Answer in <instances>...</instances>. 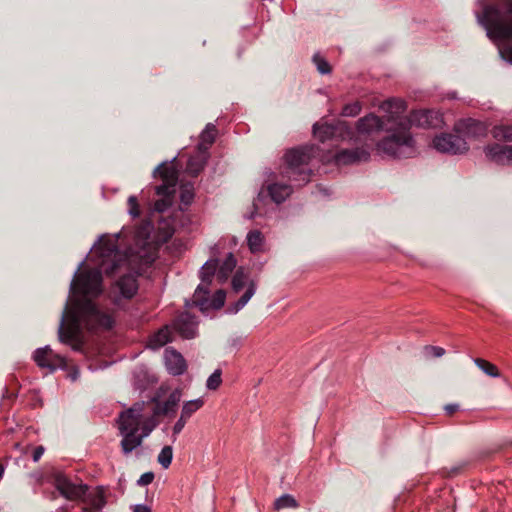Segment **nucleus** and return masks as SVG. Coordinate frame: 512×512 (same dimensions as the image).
Here are the masks:
<instances>
[{"mask_svg":"<svg viewBox=\"0 0 512 512\" xmlns=\"http://www.w3.org/2000/svg\"><path fill=\"white\" fill-rule=\"evenodd\" d=\"M221 370L216 369L207 379L206 387L208 390H216L222 383Z\"/></svg>","mask_w":512,"mask_h":512,"instance_id":"35","label":"nucleus"},{"mask_svg":"<svg viewBox=\"0 0 512 512\" xmlns=\"http://www.w3.org/2000/svg\"><path fill=\"white\" fill-rule=\"evenodd\" d=\"M171 339L170 329L167 326L163 327L150 338L149 347L152 349H158L170 342Z\"/></svg>","mask_w":512,"mask_h":512,"instance_id":"25","label":"nucleus"},{"mask_svg":"<svg viewBox=\"0 0 512 512\" xmlns=\"http://www.w3.org/2000/svg\"><path fill=\"white\" fill-rule=\"evenodd\" d=\"M181 400V391L176 389L170 393L168 398L164 401L162 411L165 414L174 412Z\"/></svg>","mask_w":512,"mask_h":512,"instance_id":"29","label":"nucleus"},{"mask_svg":"<svg viewBox=\"0 0 512 512\" xmlns=\"http://www.w3.org/2000/svg\"><path fill=\"white\" fill-rule=\"evenodd\" d=\"M434 148L447 154H462L469 148L464 138L451 133H442L433 139Z\"/></svg>","mask_w":512,"mask_h":512,"instance_id":"9","label":"nucleus"},{"mask_svg":"<svg viewBox=\"0 0 512 512\" xmlns=\"http://www.w3.org/2000/svg\"><path fill=\"white\" fill-rule=\"evenodd\" d=\"M455 130L468 138H479L486 135L488 128L485 123L472 119H462L455 124Z\"/></svg>","mask_w":512,"mask_h":512,"instance_id":"16","label":"nucleus"},{"mask_svg":"<svg viewBox=\"0 0 512 512\" xmlns=\"http://www.w3.org/2000/svg\"><path fill=\"white\" fill-rule=\"evenodd\" d=\"M247 245L252 253L263 251L264 236L259 230H252L247 234Z\"/></svg>","mask_w":512,"mask_h":512,"instance_id":"26","label":"nucleus"},{"mask_svg":"<svg viewBox=\"0 0 512 512\" xmlns=\"http://www.w3.org/2000/svg\"><path fill=\"white\" fill-rule=\"evenodd\" d=\"M120 435L122 436L120 445L122 452L125 455L131 453L143 442V439L142 437H140L139 432H120Z\"/></svg>","mask_w":512,"mask_h":512,"instance_id":"23","label":"nucleus"},{"mask_svg":"<svg viewBox=\"0 0 512 512\" xmlns=\"http://www.w3.org/2000/svg\"><path fill=\"white\" fill-rule=\"evenodd\" d=\"M154 480V474L153 472H146L140 476V478L137 480V484L139 486H146L152 483Z\"/></svg>","mask_w":512,"mask_h":512,"instance_id":"42","label":"nucleus"},{"mask_svg":"<svg viewBox=\"0 0 512 512\" xmlns=\"http://www.w3.org/2000/svg\"><path fill=\"white\" fill-rule=\"evenodd\" d=\"M370 158V152L367 148L343 149L334 156L337 165H351L360 162H366Z\"/></svg>","mask_w":512,"mask_h":512,"instance_id":"15","label":"nucleus"},{"mask_svg":"<svg viewBox=\"0 0 512 512\" xmlns=\"http://www.w3.org/2000/svg\"><path fill=\"white\" fill-rule=\"evenodd\" d=\"M174 329L186 339H192L197 333V321L188 312L181 313L173 323Z\"/></svg>","mask_w":512,"mask_h":512,"instance_id":"17","label":"nucleus"},{"mask_svg":"<svg viewBox=\"0 0 512 512\" xmlns=\"http://www.w3.org/2000/svg\"><path fill=\"white\" fill-rule=\"evenodd\" d=\"M128 213L133 218H136L140 215V208L138 204L137 197L132 195L128 198Z\"/></svg>","mask_w":512,"mask_h":512,"instance_id":"40","label":"nucleus"},{"mask_svg":"<svg viewBox=\"0 0 512 512\" xmlns=\"http://www.w3.org/2000/svg\"><path fill=\"white\" fill-rule=\"evenodd\" d=\"M492 136L497 140L512 141V125L500 124L491 130Z\"/></svg>","mask_w":512,"mask_h":512,"instance_id":"28","label":"nucleus"},{"mask_svg":"<svg viewBox=\"0 0 512 512\" xmlns=\"http://www.w3.org/2000/svg\"><path fill=\"white\" fill-rule=\"evenodd\" d=\"M106 500L103 489L99 488L91 498V508L95 512H100L105 506Z\"/></svg>","mask_w":512,"mask_h":512,"instance_id":"34","label":"nucleus"},{"mask_svg":"<svg viewBox=\"0 0 512 512\" xmlns=\"http://www.w3.org/2000/svg\"><path fill=\"white\" fill-rule=\"evenodd\" d=\"M473 361H474L475 365L479 369H481L485 374H487L488 376L494 377V378H497L500 376L498 368L494 364H492L484 359H481V358H475Z\"/></svg>","mask_w":512,"mask_h":512,"instance_id":"30","label":"nucleus"},{"mask_svg":"<svg viewBox=\"0 0 512 512\" xmlns=\"http://www.w3.org/2000/svg\"><path fill=\"white\" fill-rule=\"evenodd\" d=\"M313 133L321 142L336 137H340L343 140L348 138L352 139V136L354 135V131L351 127L343 121H338L335 124L315 123L313 126Z\"/></svg>","mask_w":512,"mask_h":512,"instance_id":"8","label":"nucleus"},{"mask_svg":"<svg viewBox=\"0 0 512 512\" xmlns=\"http://www.w3.org/2000/svg\"><path fill=\"white\" fill-rule=\"evenodd\" d=\"M56 489L68 500H79L87 491V486L82 483H74L67 476L57 474L54 479Z\"/></svg>","mask_w":512,"mask_h":512,"instance_id":"12","label":"nucleus"},{"mask_svg":"<svg viewBox=\"0 0 512 512\" xmlns=\"http://www.w3.org/2000/svg\"><path fill=\"white\" fill-rule=\"evenodd\" d=\"M157 173H159L163 184L156 187V194L163 196V198L155 202L154 209L157 212H164L170 207L172 203L171 195L175 192V186L177 184L179 175L178 171L173 165V162H163L158 165L155 168L153 175L156 176Z\"/></svg>","mask_w":512,"mask_h":512,"instance_id":"6","label":"nucleus"},{"mask_svg":"<svg viewBox=\"0 0 512 512\" xmlns=\"http://www.w3.org/2000/svg\"><path fill=\"white\" fill-rule=\"evenodd\" d=\"M208 160L207 146L205 150H199L196 155L189 158L186 170L192 176H197L205 167Z\"/></svg>","mask_w":512,"mask_h":512,"instance_id":"22","label":"nucleus"},{"mask_svg":"<svg viewBox=\"0 0 512 512\" xmlns=\"http://www.w3.org/2000/svg\"><path fill=\"white\" fill-rule=\"evenodd\" d=\"M153 427H149L148 425H142L140 426V430H141V433L140 434V437H142V439L144 440V438H146L152 431Z\"/></svg>","mask_w":512,"mask_h":512,"instance_id":"45","label":"nucleus"},{"mask_svg":"<svg viewBox=\"0 0 512 512\" xmlns=\"http://www.w3.org/2000/svg\"><path fill=\"white\" fill-rule=\"evenodd\" d=\"M486 157L498 165H512V146L493 144L485 148Z\"/></svg>","mask_w":512,"mask_h":512,"instance_id":"18","label":"nucleus"},{"mask_svg":"<svg viewBox=\"0 0 512 512\" xmlns=\"http://www.w3.org/2000/svg\"><path fill=\"white\" fill-rule=\"evenodd\" d=\"M216 267V260H208L203 264L200 271L201 283L195 290L192 299L186 300V307L196 306L202 312L208 310L209 308L218 310L223 307L226 298V293L224 290H217L211 299L208 297L209 285L216 271Z\"/></svg>","mask_w":512,"mask_h":512,"instance_id":"4","label":"nucleus"},{"mask_svg":"<svg viewBox=\"0 0 512 512\" xmlns=\"http://www.w3.org/2000/svg\"><path fill=\"white\" fill-rule=\"evenodd\" d=\"M56 489L68 500H79L87 491V486L82 483H74L67 476L57 474L54 479Z\"/></svg>","mask_w":512,"mask_h":512,"instance_id":"13","label":"nucleus"},{"mask_svg":"<svg viewBox=\"0 0 512 512\" xmlns=\"http://www.w3.org/2000/svg\"><path fill=\"white\" fill-rule=\"evenodd\" d=\"M70 376H71L72 380L75 381L78 378L79 373H78V371H74L73 373H71Z\"/></svg>","mask_w":512,"mask_h":512,"instance_id":"47","label":"nucleus"},{"mask_svg":"<svg viewBox=\"0 0 512 512\" xmlns=\"http://www.w3.org/2000/svg\"><path fill=\"white\" fill-rule=\"evenodd\" d=\"M362 106L356 101L353 103L346 104L342 109V115L345 117H354L361 112Z\"/></svg>","mask_w":512,"mask_h":512,"instance_id":"37","label":"nucleus"},{"mask_svg":"<svg viewBox=\"0 0 512 512\" xmlns=\"http://www.w3.org/2000/svg\"><path fill=\"white\" fill-rule=\"evenodd\" d=\"M194 198L192 185H184L181 189L180 200L181 203L188 206Z\"/></svg>","mask_w":512,"mask_h":512,"instance_id":"39","label":"nucleus"},{"mask_svg":"<svg viewBox=\"0 0 512 512\" xmlns=\"http://www.w3.org/2000/svg\"><path fill=\"white\" fill-rule=\"evenodd\" d=\"M267 191L271 199L280 204L284 202L292 193V187L286 183L274 182L267 186Z\"/></svg>","mask_w":512,"mask_h":512,"instance_id":"21","label":"nucleus"},{"mask_svg":"<svg viewBox=\"0 0 512 512\" xmlns=\"http://www.w3.org/2000/svg\"><path fill=\"white\" fill-rule=\"evenodd\" d=\"M4 470H5L4 466L2 464H0V479H2V477H3Z\"/></svg>","mask_w":512,"mask_h":512,"instance_id":"48","label":"nucleus"},{"mask_svg":"<svg viewBox=\"0 0 512 512\" xmlns=\"http://www.w3.org/2000/svg\"><path fill=\"white\" fill-rule=\"evenodd\" d=\"M115 289L119 295L125 299H131L138 290L137 279L134 275L128 274L122 276L117 282Z\"/></svg>","mask_w":512,"mask_h":512,"instance_id":"20","label":"nucleus"},{"mask_svg":"<svg viewBox=\"0 0 512 512\" xmlns=\"http://www.w3.org/2000/svg\"><path fill=\"white\" fill-rule=\"evenodd\" d=\"M204 402L202 399L198 398L195 400H190L184 403L181 411V415L189 420V418L198 411Z\"/></svg>","mask_w":512,"mask_h":512,"instance_id":"31","label":"nucleus"},{"mask_svg":"<svg viewBox=\"0 0 512 512\" xmlns=\"http://www.w3.org/2000/svg\"><path fill=\"white\" fill-rule=\"evenodd\" d=\"M82 512H95V511H93L92 509L85 508V509H83Z\"/></svg>","mask_w":512,"mask_h":512,"instance_id":"49","label":"nucleus"},{"mask_svg":"<svg viewBox=\"0 0 512 512\" xmlns=\"http://www.w3.org/2000/svg\"><path fill=\"white\" fill-rule=\"evenodd\" d=\"M317 148L314 145L293 148L285 154L287 177L295 182L307 183L311 170L308 167L311 159L315 157Z\"/></svg>","mask_w":512,"mask_h":512,"instance_id":"5","label":"nucleus"},{"mask_svg":"<svg viewBox=\"0 0 512 512\" xmlns=\"http://www.w3.org/2000/svg\"><path fill=\"white\" fill-rule=\"evenodd\" d=\"M423 354L425 358H439L445 354V350L442 347L427 345L423 348Z\"/></svg>","mask_w":512,"mask_h":512,"instance_id":"38","label":"nucleus"},{"mask_svg":"<svg viewBox=\"0 0 512 512\" xmlns=\"http://www.w3.org/2000/svg\"><path fill=\"white\" fill-rule=\"evenodd\" d=\"M164 361L167 371L173 376L182 375L187 369L184 357L173 348L165 349Z\"/></svg>","mask_w":512,"mask_h":512,"instance_id":"19","label":"nucleus"},{"mask_svg":"<svg viewBox=\"0 0 512 512\" xmlns=\"http://www.w3.org/2000/svg\"><path fill=\"white\" fill-rule=\"evenodd\" d=\"M151 231L152 224L149 221L141 223L134 231L133 245L126 252H121L117 245L118 238L127 235L125 229L113 237L102 236L99 245L93 246L94 255L98 258L95 261L96 267L81 272L84 265L82 261L70 285L71 297L66 302L58 327V338L61 343L71 345L73 350L80 351L83 344V328L90 331L112 329L115 323L112 314L102 311L86 297L99 295L102 291V273L113 274L129 257L137 256L146 262L153 260L148 255Z\"/></svg>","mask_w":512,"mask_h":512,"instance_id":"1","label":"nucleus"},{"mask_svg":"<svg viewBox=\"0 0 512 512\" xmlns=\"http://www.w3.org/2000/svg\"><path fill=\"white\" fill-rule=\"evenodd\" d=\"M143 404L136 403L131 408L120 413L118 429L120 432H139L142 424Z\"/></svg>","mask_w":512,"mask_h":512,"instance_id":"11","label":"nucleus"},{"mask_svg":"<svg viewBox=\"0 0 512 512\" xmlns=\"http://www.w3.org/2000/svg\"><path fill=\"white\" fill-rule=\"evenodd\" d=\"M173 458V449L171 446H164L158 455V463L164 468L167 469L172 462Z\"/></svg>","mask_w":512,"mask_h":512,"instance_id":"33","label":"nucleus"},{"mask_svg":"<svg viewBox=\"0 0 512 512\" xmlns=\"http://www.w3.org/2000/svg\"><path fill=\"white\" fill-rule=\"evenodd\" d=\"M118 301H119V297H118V296H115V297H114V302L117 304V303H118Z\"/></svg>","mask_w":512,"mask_h":512,"instance_id":"50","label":"nucleus"},{"mask_svg":"<svg viewBox=\"0 0 512 512\" xmlns=\"http://www.w3.org/2000/svg\"><path fill=\"white\" fill-rule=\"evenodd\" d=\"M409 121V128L417 126L421 128L438 127L442 123L441 115L433 110H418L413 111L409 116H406Z\"/></svg>","mask_w":512,"mask_h":512,"instance_id":"14","label":"nucleus"},{"mask_svg":"<svg viewBox=\"0 0 512 512\" xmlns=\"http://www.w3.org/2000/svg\"><path fill=\"white\" fill-rule=\"evenodd\" d=\"M216 135V127L215 125L209 123L206 125L205 130L201 134V142L198 145L199 150H205V146H207V150L215 141Z\"/></svg>","mask_w":512,"mask_h":512,"instance_id":"27","label":"nucleus"},{"mask_svg":"<svg viewBox=\"0 0 512 512\" xmlns=\"http://www.w3.org/2000/svg\"><path fill=\"white\" fill-rule=\"evenodd\" d=\"M215 260L218 262L217 259ZM236 263L234 255L229 253L219 268L218 266L216 267L214 275H216L220 283H224L228 279L232 271L235 269Z\"/></svg>","mask_w":512,"mask_h":512,"instance_id":"24","label":"nucleus"},{"mask_svg":"<svg viewBox=\"0 0 512 512\" xmlns=\"http://www.w3.org/2000/svg\"><path fill=\"white\" fill-rule=\"evenodd\" d=\"M44 451H45V449H44V447H43V446H37V447L34 449V451H33V455H32V459H33V461H34V462H38V461L41 459V457H42V455H43Z\"/></svg>","mask_w":512,"mask_h":512,"instance_id":"43","label":"nucleus"},{"mask_svg":"<svg viewBox=\"0 0 512 512\" xmlns=\"http://www.w3.org/2000/svg\"><path fill=\"white\" fill-rule=\"evenodd\" d=\"M33 360L40 368H46L49 372H54L56 369L66 368V358L58 353H55L50 346L38 348L33 353Z\"/></svg>","mask_w":512,"mask_h":512,"instance_id":"10","label":"nucleus"},{"mask_svg":"<svg viewBox=\"0 0 512 512\" xmlns=\"http://www.w3.org/2000/svg\"><path fill=\"white\" fill-rule=\"evenodd\" d=\"M132 512H151V509L144 504H136L131 506Z\"/></svg>","mask_w":512,"mask_h":512,"instance_id":"44","label":"nucleus"},{"mask_svg":"<svg viewBox=\"0 0 512 512\" xmlns=\"http://www.w3.org/2000/svg\"><path fill=\"white\" fill-rule=\"evenodd\" d=\"M380 109L385 113L383 117L370 113L357 121V134L373 137L379 132H385V135L376 142L379 154L395 159L414 157L417 149L409 121L406 119L405 101L391 98L384 101Z\"/></svg>","mask_w":512,"mask_h":512,"instance_id":"2","label":"nucleus"},{"mask_svg":"<svg viewBox=\"0 0 512 512\" xmlns=\"http://www.w3.org/2000/svg\"><path fill=\"white\" fill-rule=\"evenodd\" d=\"M298 506V502L290 494H284L277 498L274 502V508L276 510H281L285 508H297Z\"/></svg>","mask_w":512,"mask_h":512,"instance_id":"32","label":"nucleus"},{"mask_svg":"<svg viewBox=\"0 0 512 512\" xmlns=\"http://www.w3.org/2000/svg\"><path fill=\"white\" fill-rule=\"evenodd\" d=\"M313 62L315 63L319 73L329 74L331 72L329 63L319 53H316L313 56Z\"/></svg>","mask_w":512,"mask_h":512,"instance_id":"36","label":"nucleus"},{"mask_svg":"<svg viewBox=\"0 0 512 512\" xmlns=\"http://www.w3.org/2000/svg\"><path fill=\"white\" fill-rule=\"evenodd\" d=\"M245 287L246 290L244 294L235 302L233 308H229L231 313H237L241 310L255 294L257 288L256 283L250 280L248 276L239 269L232 278V289L235 293H239Z\"/></svg>","mask_w":512,"mask_h":512,"instance_id":"7","label":"nucleus"},{"mask_svg":"<svg viewBox=\"0 0 512 512\" xmlns=\"http://www.w3.org/2000/svg\"><path fill=\"white\" fill-rule=\"evenodd\" d=\"M188 419L180 415V418L176 421V423L173 426V436L175 437L178 435L183 428L185 427Z\"/></svg>","mask_w":512,"mask_h":512,"instance_id":"41","label":"nucleus"},{"mask_svg":"<svg viewBox=\"0 0 512 512\" xmlns=\"http://www.w3.org/2000/svg\"><path fill=\"white\" fill-rule=\"evenodd\" d=\"M474 16L477 24L497 47L500 57L512 64V0H475Z\"/></svg>","mask_w":512,"mask_h":512,"instance_id":"3","label":"nucleus"},{"mask_svg":"<svg viewBox=\"0 0 512 512\" xmlns=\"http://www.w3.org/2000/svg\"><path fill=\"white\" fill-rule=\"evenodd\" d=\"M458 408L459 406L457 404H449L445 407V410L447 411L448 414H452L455 411H457Z\"/></svg>","mask_w":512,"mask_h":512,"instance_id":"46","label":"nucleus"}]
</instances>
